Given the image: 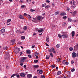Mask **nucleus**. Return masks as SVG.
Segmentation results:
<instances>
[{"instance_id":"f257e3e1","label":"nucleus","mask_w":78,"mask_h":78,"mask_svg":"<svg viewBox=\"0 0 78 78\" xmlns=\"http://www.w3.org/2000/svg\"><path fill=\"white\" fill-rule=\"evenodd\" d=\"M27 57H22L21 58L20 62V63H23L24 61H25L26 59H27Z\"/></svg>"},{"instance_id":"f03ea898","label":"nucleus","mask_w":78,"mask_h":78,"mask_svg":"<svg viewBox=\"0 0 78 78\" xmlns=\"http://www.w3.org/2000/svg\"><path fill=\"white\" fill-rule=\"evenodd\" d=\"M20 48H16L15 50V52L17 54V53H18L19 51H20Z\"/></svg>"},{"instance_id":"7ed1b4c3","label":"nucleus","mask_w":78,"mask_h":78,"mask_svg":"<svg viewBox=\"0 0 78 78\" xmlns=\"http://www.w3.org/2000/svg\"><path fill=\"white\" fill-rule=\"evenodd\" d=\"M16 33H17L18 34H23V33H24V31H21L19 30H17L16 32Z\"/></svg>"},{"instance_id":"20e7f679","label":"nucleus","mask_w":78,"mask_h":78,"mask_svg":"<svg viewBox=\"0 0 78 78\" xmlns=\"http://www.w3.org/2000/svg\"><path fill=\"white\" fill-rule=\"evenodd\" d=\"M25 75H26V74L25 73H20V76L21 77H23V78L25 77Z\"/></svg>"},{"instance_id":"39448f33","label":"nucleus","mask_w":78,"mask_h":78,"mask_svg":"<svg viewBox=\"0 0 78 78\" xmlns=\"http://www.w3.org/2000/svg\"><path fill=\"white\" fill-rule=\"evenodd\" d=\"M37 72H39V73H38V74H42L43 73V71L42 70L38 69L37 70Z\"/></svg>"},{"instance_id":"423d86ee","label":"nucleus","mask_w":78,"mask_h":78,"mask_svg":"<svg viewBox=\"0 0 78 78\" xmlns=\"http://www.w3.org/2000/svg\"><path fill=\"white\" fill-rule=\"evenodd\" d=\"M62 37H63V38H65V39H66V38H67V37H68V35L66 34H63L62 35Z\"/></svg>"},{"instance_id":"0eeeda50","label":"nucleus","mask_w":78,"mask_h":78,"mask_svg":"<svg viewBox=\"0 0 78 78\" xmlns=\"http://www.w3.org/2000/svg\"><path fill=\"white\" fill-rule=\"evenodd\" d=\"M15 42H16V40L14 39L12 40L11 41V45H14V44L15 43Z\"/></svg>"},{"instance_id":"6e6552de","label":"nucleus","mask_w":78,"mask_h":78,"mask_svg":"<svg viewBox=\"0 0 78 78\" xmlns=\"http://www.w3.org/2000/svg\"><path fill=\"white\" fill-rule=\"evenodd\" d=\"M19 17L21 19H24V16H23L21 15H19Z\"/></svg>"},{"instance_id":"1a4fd4ad","label":"nucleus","mask_w":78,"mask_h":78,"mask_svg":"<svg viewBox=\"0 0 78 78\" xmlns=\"http://www.w3.org/2000/svg\"><path fill=\"white\" fill-rule=\"evenodd\" d=\"M72 57L73 58H75V57H76V53L75 52H73L72 53Z\"/></svg>"},{"instance_id":"9d476101","label":"nucleus","mask_w":78,"mask_h":78,"mask_svg":"<svg viewBox=\"0 0 78 78\" xmlns=\"http://www.w3.org/2000/svg\"><path fill=\"white\" fill-rule=\"evenodd\" d=\"M32 75L31 74H28L27 75V77L28 78H31Z\"/></svg>"},{"instance_id":"9b49d317","label":"nucleus","mask_w":78,"mask_h":78,"mask_svg":"<svg viewBox=\"0 0 78 78\" xmlns=\"http://www.w3.org/2000/svg\"><path fill=\"white\" fill-rule=\"evenodd\" d=\"M72 37H73L75 36V31H73L71 33Z\"/></svg>"},{"instance_id":"f8f14e48","label":"nucleus","mask_w":78,"mask_h":78,"mask_svg":"<svg viewBox=\"0 0 78 78\" xmlns=\"http://www.w3.org/2000/svg\"><path fill=\"white\" fill-rule=\"evenodd\" d=\"M0 31L1 33H5V29H2Z\"/></svg>"},{"instance_id":"ddd939ff","label":"nucleus","mask_w":78,"mask_h":78,"mask_svg":"<svg viewBox=\"0 0 78 78\" xmlns=\"http://www.w3.org/2000/svg\"><path fill=\"white\" fill-rule=\"evenodd\" d=\"M37 20H40L41 19V17L40 16H38L37 18Z\"/></svg>"},{"instance_id":"4468645a","label":"nucleus","mask_w":78,"mask_h":78,"mask_svg":"<svg viewBox=\"0 0 78 78\" xmlns=\"http://www.w3.org/2000/svg\"><path fill=\"white\" fill-rule=\"evenodd\" d=\"M27 53L28 54H31V51H30V50H27L26 51Z\"/></svg>"},{"instance_id":"2eb2a0df","label":"nucleus","mask_w":78,"mask_h":78,"mask_svg":"<svg viewBox=\"0 0 78 78\" xmlns=\"http://www.w3.org/2000/svg\"><path fill=\"white\" fill-rule=\"evenodd\" d=\"M43 30H43V29H41L38 30V33H41V32L43 31Z\"/></svg>"},{"instance_id":"dca6fc26","label":"nucleus","mask_w":78,"mask_h":78,"mask_svg":"<svg viewBox=\"0 0 78 78\" xmlns=\"http://www.w3.org/2000/svg\"><path fill=\"white\" fill-rule=\"evenodd\" d=\"M77 13V12L76 11H74L73 13V16H75L76 14Z\"/></svg>"},{"instance_id":"f3484780","label":"nucleus","mask_w":78,"mask_h":78,"mask_svg":"<svg viewBox=\"0 0 78 78\" xmlns=\"http://www.w3.org/2000/svg\"><path fill=\"white\" fill-rule=\"evenodd\" d=\"M66 14L65 12H62L60 14L61 16H65Z\"/></svg>"},{"instance_id":"a211bd4d","label":"nucleus","mask_w":78,"mask_h":78,"mask_svg":"<svg viewBox=\"0 0 78 78\" xmlns=\"http://www.w3.org/2000/svg\"><path fill=\"white\" fill-rule=\"evenodd\" d=\"M33 67H34V68H38L39 66H38V65H34L33 66Z\"/></svg>"},{"instance_id":"6ab92c4d","label":"nucleus","mask_w":78,"mask_h":78,"mask_svg":"<svg viewBox=\"0 0 78 78\" xmlns=\"http://www.w3.org/2000/svg\"><path fill=\"white\" fill-rule=\"evenodd\" d=\"M61 72L60 71H58L57 72V74L58 75H60V74H61Z\"/></svg>"},{"instance_id":"aec40b11","label":"nucleus","mask_w":78,"mask_h":78,"mask_svg":"<svg viewBox=\"0 0 78 78\" xmlns=\"http://www.w3.org/2000/svg\"><path fill=\"white\" fill-rule=\"evenodd\" d=\"M27 27L26 26H25L23 27V29L24 30H26L27 29Z\"/></svg>"},{"instance_id":"412c9836","label":"nucleus","mask_w":78,"mask_h":78,"mask_svg":"<svg viewBox=\"0 0 78 78\" xmlns=\"http://www.w3.org/2000/svg\"><path fill=\"white\" fill-rule=\"evenodd\" d=\"M58 36L59 38H61V37H62V35L61 34H58Z\"/></svg>"},{"instance_id":"4be33fe9","label":"nucleus","mask_w":78,"mask_h":78,"mask_svg":"<svg viewBox=\"0 0 78 78\" xmlns=\"http://www.w3.org/2000/svg\"><path fill=\"white\" fill-rule=\"evenodd\" d=\"M17 74H18V73H17L16 74H13L11 76V77H14V76H16V75H17Z\"/></svg>"},{"instance_id":"5701e85b","label":"nucleus","mask_w":78,"mask_h":78,"mask_svg":"<svg viewBox=\"0 0 78 78\" xmlns=\"http://www.w3.org/2000/svg\"><path fill=\"white\" fill-rule=\"evenodd\" d=\"M57 61L61 62V59L60 58H59L57 60Z\"/></svg>"},{"instance_id":"b1692460","label":"nucleus","mask_w":78,"mask_h":78,"mask_svg":"<svg viewBox=\"0 0 78 78\" xmlns=\"http://www.w3.org/2000/svg\"><path fill=\"white\" fill-rule=\"evenodd\" d=\"M68 21H69V22H72V21H73V20H72L70 18H68Z\"/></svg>"},{"instance_id":"393cba45","label":"nucleus","mask_w":78,"mask_h":78,"mask_svg":"<svg viewBox=\"0 0 78 78\" xmlns=\"http://www.w3.org/2000/svg\"><path fill=\"white\" fill-rule=\"evenodd\" d=\"M56 47H57V48H59L60 47V44H58L56 45Z\"/></svg>"},{"instance_id":"a878e982","label":"nucleus","mask_w":78,"mask_h":78,"mask_svg":"<svg viewBox=\"0 0 78 78\" xmlns=\"http://www.w3.org/2000/svg\"><path fill=\"white\" fill-rule=\"evenodd\" d=\"M50 6L49 5H48L47 6H45V8L46 9H47V8H50Z\"/></svg>"},{"instance_id":"bb28decb","label":"nucleus","mask_w":78,"mask_h":78,"mask_svg":"<svg viewBox=\"0 0 78 78\" xmlns=\"http://www.w3.org/2000/svg\"><path fill=\"white\" fill-rule=\"evenodd\" d=\"M59 13V12L57 11V12H55V15H57L58 14V15Z\"/></svg>"},{"instance_id":"cd10ccee","label":"nucleus","mask_w":78,"mask_h":78,"mask_svg":"<svg viewBox=\"0 0 78 78\" xmlns=\"http://www.w3.org/2000/svg\"><path fill=\"white\" fill-rule=\"evenodd\" d=\"M49 39V37H47L46 38V41L48 42H49V40H48Z\"/></svg>"},{"instance_id":"c85d7f7f","label":"nucleus","mask_w":78,"mask_h":78,"mask_svg":"<svg viewBox=\"0 0 78 78\" xmlns=\"http://www.w3.org/2000/svg\"><path fill=\"white\" fill-rule=\"evenodd\" d=\"M50 56H51V58H53V53L51 52L50 53Z\"/></svg>"},{"instance_id":"c756f323","label":"nucleus","mask_w":78,"mask_h":78,"mask_svg":"<svg viewBox=\"0 0 78 78\" xmlns=\"http://www.w3.org/2000/svg\"><path fill=\"white\" fill-rule=\"evenodd\" d=\"M11 21V19H9L7 20V23H9V22H10Z\"/></svg>"},{"instance_id":"7c9ffc66","label":"nucleus","mask_w":78,"mask_h":78,"mask_svg":"<svg viewBox=\"0 0 78 78\" xmlns=\"http://www.w3.org/2000/svg\"><path fill=\"white\" fill-rule=\"evenodd\" d=\"M34 62H35V63H37V62H38V60H34Z\"/></svg>"},{"instance_id":"2f4dec72","label":"nucleus","mask_w":78,"mask_h":78,"mask_svg":"<svg viewBox=\"0 0 78 78\" xmlns=\"http://www.w3.org/2000/svg\"><path fill=\"white\" fill-rule=\"evenodd\" d=\"M25 36H22L21 37V38L22 39H25Z\"/></svg>"},{"instance_id":"473e14b6","label":"nucleus","mask_w":78,"mask_h":78,"mask_svg":"<svg viewBox=\"0 0 78 78\" xmlns=\"http://www.w3.org/2000/svg\"><path fill=\"white\" fill-rule=\"evenodd\" d=\"M74 62H75L74 61H73V60H72L71 61V64H73V63H74Z\"/></svg>"},{"instance_id":"72a5a7b5","label":"nucleus","mask_w":78,"mask_h":78,"mask_svg":"<svg viewBox=\"0 0 78 78\" xmlns=\"http://www.w3.org/2000/svg\"><path fill=\"white\" fill-rule=\"evenodd\" d=\"M76 48V49L78 50V44L76 45V46H75Z\"/></svg>"},{"instance_id":"f704fd0d","label":"nucleus","mask_w":78,"mask_h":78,"mask_svg":"<svg viewBox=\"0 0 78 78\" xmlns=\"http://www.w3.org/2000/svg\"><path fill=\"white\" fill-rule=\"evenodd\" d=\"M30 11H31V12H33L34 11H35V10L33 9H30Z\"/></svg>"},{"instance_id":"c9c22d12","label":"nucleus","mask_w":78,"mask_h":78,"mask_svg":"<svg viewBox=\"0 0 78 78\" xmlns=\"http://www.w3.org/2000/svg\"><path fill=\"white\" fill-rule=\"evenodd\" d=\"M69 50L70 51H72L73 50V48L72 47H70L69 48Z\"/></svg>"},{"instance_id":"e433bc0d","label":"nucleus","mask_w":78,"mask_h":78,"mask_svg":"<svg viewBox=\"0 0 78 78\" xmlns=\"http://www.w3.org/2000/svg\"><path fill=\"white\" fill-rule=\"evenodd\" d=\"M65 64H66V65H68V64H69V62H66L65 63Z\"/></svg>"},{"instance_id":"4c0bfd02","label":"nucleus","mask_w":78,"mask_h":78,"mask_svg":"<svg viewBox=\"0 0 78 78\" xmlns=\"http://www.w3.org/2000/svg\"><path fill=\"white\" fill-rule=\"evenodd\" d=\"M62 19H67V16H63V17Z\"/></svg>"},{"instance_id":"58836bf2","label":"nucleus","mask_w":78,"mask_h":78,"mask_svg":"<svg viewBox=\"0 0 78 78\" xmlns=\"http://www.w3.org/2000/svg\"><path fill=\"white\" fill-rule=\"evenodd\" d=\"M46 5V3L42 5V7H44Z\"/></svg>"},{"instance_id":"ea45409f","label":"nucleus","mask_w":78,"mask_h":78,"mask_svg":"<svg viewBox=\"0 0 78 78\" xmlns=\"http://www.w3.org/2000/svg\"><path fill=\"white\" fill-rule=\"evenodd\" d=\"M51 67L52 68H55V65H53L51 66Z\"/></svg>"},{"instance_id":"a19ab883","label":"nucleus","mask_w":78,"mask_h":78,"mask_svg":"<svg viewBox=\"0 0 78 78\" xmlns=\"http://www.w3.org/2000/svg\"><path fill=\"white\" fill-rule=\"evenodd\" d=\"M75 70V69L74 68H73L72 70H71V72H74Z\"/></svg>"},{"instance_id":"79ce46f5","label":"nucleus","mask_w":78,"mask_h":78,"mask_svg":"<svg viewBox=\"0 0 78 78\" xmlns=\"http://www.w3.org/2000/svg\"><path fill=\"white\" fill-rule=\"evenodd\" d=\"M28 56L30 58H31V56H32L31 55H28Z\"/></svg>"},{"instance_id":"37998d69","label":"nucleus","mask_w":78,"mask_h":78,"mask_svg":"<svg viewBox=\"0 0 78 78\" xmlns=\"http://www.w3.org/2000/svg\"><path fill=\"white\" fill-rule=\"evenodd\" d=\"M41 78H45V76L44 75H41Z\"/></svg>"},{"instance_id":"c03bdc74","label":"nucleus","mask_w":78,"mask_h":78,"mask_svg":"<svg viewBox=\"0 0 78 78\" xmlns=\"http://www.w3.org/2000/svg\"><path fill=\"white\" fill-rule=\"evenodd\" d=\"M49 58H50V57H48V56L47 55L46 57V59H49Z\"/></svg>"},{"instance_id":"a18cd8bd","label":"nucleus","mask_w":78,"mask_h":78,"mask_svg":"<svg viewBox=\"0 0 78 78\" xmlns=\"http://www.w3.org/2000/svg\"><path fill=\"white\" fill-rule=\"evenodd\" d=\"M52 52L54 53H56V51H55V50L54 49V50H52Z\"/></svg>"},{"instance_id":"49530a36","label":"nucleus","mask_w":78,"mask_h":78,"mask_svg":"<svg viewBox=\"0 0 78 78\" xmlns=\"http://www.w3.org/2000/svg\"><path fill=\"white\" fill-rule=\"evenodd\" d=\"M16 75V77H17V78H20V75H17V74Z\"/></svg>"},{"instance_id":"de8ad7c7","label":"nucleus","mask_w":78,"mask_h":78,"mask_svg":"<svg viewBox=\"0 0 78 78\" xmlns=\"http://www.w3.org/2000/svg\"><path fill=\"white\" fill-rule=\"evenodd\" d=\"M34 55H35V56H37V55H38V53H37V52H35L34 54Z\"/></svg>"},{"instance_id":"09e8293b","label":"nucleus","mask_w":78,"mask_h":78,"mask_svg":"<svg viewBox=\"0 0 78 78\" xmlns=\"http://www.w3.org/2000/svg\"><path fill=\"white\" fill-rule=\"evenodd\" d=\"M4 48V50H7V48H8V47L7 46H6L5 48Z\"/></svg>"},{"instance_id":"8fccbe9b","label":"nucleus","mask_w":78,"mask_h":78,"mask_svg":"<svg viewBox=\"0 0 78 78\" xmlns=\"http://www.w3.org/2000/svg\"><path fill=\"white\" fill-rule=\"evenodd\" d=\"M9 67L8 66H6V68L7 69H9Z\"/></svg>"},{"instance_id":"3c124183","label":"nucleus","mask_w":78,"mask_h":78,"mask_svg":"<svg viewBox=\"0 0 78 78\" xmlns=\"http://www.w3.org/2000/svg\"><path fill=\"white\" fill-rule=\"evenodd\" d=\"M67 11H69V10H70V8L67 7Z\"/></svg>"},{"instance_id":"603ef678","label":"nucleus","mask_w":78,"mask_h":78,"mask_svg":"<svg viewBox=\"0 0 78 78\" xmlns=\"http://www.w3.org/2000/svg\"><path fill=\"white\" fill-rule=\"evenodd\" d=\"M25 5H22L21 6V7L22 8H24V7H25Z\"/></svg>"},{"instance_id":"864d4df0","label":"nucleus","mask_w":78,"mask_h":78,"mask_svg":"<svg viewBox=\"0 0 78 78\" xmlns=\"http://www.w3.org/2000/svg\"><path fill=\"white\" fill-rule=\"evenodd\" d=\"M34 47H35V45L32 46L31 48H34Z\"/></svg>"},{"instance_id":"5fc2aeb1","label":"nucleus","mask_w":78,"mask_h":78,"mask_svg":"<svg viewBox=\"0 0 78 78\" xmlns=\"http://www.w3.org/2000/svg\"><path fill=\"white\" fill-rule=\"evenodd\" d=\"M45 44L47 47H49V45H48V44H47L45 43Z\"/></svg>"},{"instance_id":"6e6d98bb","label":"nucleus","mask_w":78,"mask_h":78,"mask_svg":"<svg viewBox=\"0 0 78 78\" xmlns=\"http://www.w3.org/2000/svg\"><path fill=\"white\" fill-rule=\"evenodd\" d=\"M18 44H22V43H21V42L19 41L18 42Z\"/></svg>"},{"instance_id":"4d7b16f0","label":"nucleus","mask_w":78,"mask_h":78,"mask_svg":"<svg viewBox=\"0 0 78 78\" xmlns=\"http://www.w3.org/2000/svg\"><path fill=\"white\" fill-rule=\"evenodd\" d=\"M72 8H75V6L73 5L71 6Z\"/></svg>"},{"instance_id":"13d9d810","label":"nucleus","mask_w":78,"mask_h":78,"mask_svg":"<svg viewBox=\"0 0 78 78\" xmlns=\"http://www.w3.org/2000/svg\"><path fill=\"white\" fill-rule=\"evenodd\" d=\"M46 2H47V3H50V1L47 0H46Z\"/></svg>"},{"instance_id":"bf43d9fd","label":"nucleus","mask_w":78,"mask_h":78,"mask_svg":"<svg viewBox=\"0 0 78 78\" xmlns=\"http://www.w3.org/2000/svg\"><path fill=\"white\" fill-rule=\"evenodd\" d=\"M75 5V2H73V5Z\"/></svg>"},{"instance_id":"052dcab7","label":"nucleus","mask_w":78,"mask_h":78,"mask_svg":"<svg viewBox=\"0 0 78 78\" xmlns=\"http://www.w3.org/2000/svg\"><path fill=\"white\" fill-rule=\"evenodd\" d=\"M23 53L22 52H20V55H22Z\"/></svg>"},{"instance_id":"680f3d73","label":"nucleus","mask_w":78,"mask_h":78,"mask_svg":"<svg viewBox=\"0 0 78 78\" xmlns=\"http://www.w3.org/2000/svg\"><path fill=\"white\" fill-rule=\"evenodd\" d=\"M36 35V33L33 34V36H35Z\"/></svg>"},{"instance_id":"e2e57ef3","label":"nucleus","mask_w":78,"mask_h":78,"mask_svg":"<svg viewBox=\"0 0 78 78\" xmlns=\"http://www.w3.org/2000/svg\"><path fill=\"white\" fill-rule=\"evenodd\" d=\"M52 27H53V28H55V25H53L52 26Z\"/></svg>"},{"instance_id":"0e129e2a","label":"nucleus","mask_w":78,"mask_h":78,"mask_svg":"<svg viewBox=\"0 0 78 78\" xmlns=\"http://www.w3.org/2000/svg\"><path fill=\"white\" fill-rule=\"evenodd\" d=\"M55 49H54V48H53V47H52L51 48V50H54Z\"/></svg>"},{"instance_id":"69168bd1","label":"nucleus","mask_w":78,"mask_h":78,"mask_svg":"<svg viewBox=\"0 0 78 78\" xmlns=\"http://www.w3.org/2000/svg\"><path fill=\"white\" fill-rule=\"evenodd\" d=\"M23 63H20V66H23Z\"/></svg>"},{"instance_id":"338daca9","label":"nucleus","mask_w":78,"mask_h":78,"mask_svg":"<svg viewBox=\"0 0 78 78\" xmlns=\"http://www.w3.org/2000/svg\"><path fill=\"white\" fill-rule=\"evenodd\" d=\"M33 78H37V76H34Z\"/></svg>"},{"instance_id":"774afa93","label":"nucleus","mask_w":78,"mask_h":78,"mask_svg":"<svg viewBox=\"0 0 78 78\" xmlns=\"http://www.w3.org/2000/svg\"><path fill=\"white\" fill-rule=\"evenodd\" d=\"M76 56L77 57H78V53H77L76 54Z\"/></svg>"}]
</instances>
